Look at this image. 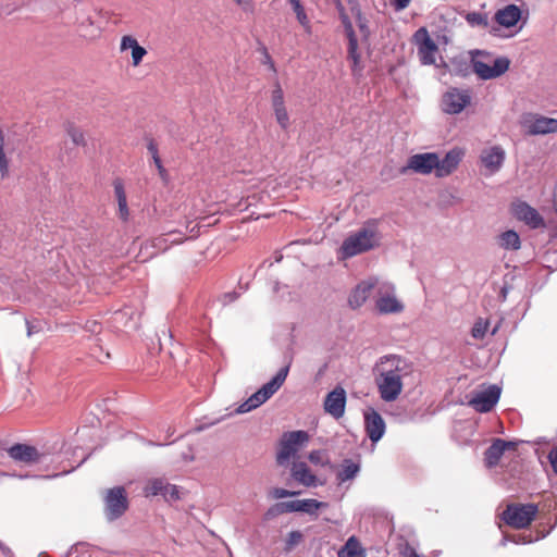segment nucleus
Returning a JSON list of instances; mask_svg holds the SVG:
<instances>
[{
  "mask_svg": "<svg viewBox=\"0 0 557 557\" xmlns=\"http://www.w3.org/2000/svg\"><path fill=\"white\" fill-rule=\"evenodd\" d=\"M346 407V392L342 386L335 387L331 391L323 403V408L326 413L334 419H339L345 413Z\"/></svg>",
  "mask_w": 557,
  "mask_h": 557,
  "instance_id": "6ab92c4d",
  "label": "nucleus"
},
{
  "mask_svg": "<svg viewBox=\"0 0 557 557\" xmlns=\"http://www.w3.org/2000/svg\"><path fill=\"white\" fill-rule=\"evenodd\" d=\"M309 435L306 431H292L283 434L280 442V448L276 455V461L280 466H285L290 458L308 443Z\"/></svg>",
  "mask_w": 557,
  "mask_h": 557,
  "instance_id": "423d86ee",
  "label": "nucleus"
},
{
  "mask_svg": "<svg viewBox=\"0 0 557 557\" xmlns=\"http://www.w3.org/2000/svg\"><path fill=\"white\" fill-rule=\"evenodd\" d=\"M350 12L356 20L359 32L364 40L368 39L370 30L368 27V20L363 16L361 9L357 1L351 2Z\"/></svg>",
  "mask_w": 557,
  "mask_h": 557,
  "instance_id": "2f4dec72",
  "label": "nucleus"
},
{
  "mask_svg": "<svg viewBox=\"0 0 557 557\" xmlns=\"http://www.w3.org/2000/svg\"><path fill=\"white\" fill-rule=\"evenodd\" d=\"M504 160L505 151L500 146L484 148L480 154V162L487 175L496 173L503 165Z\"/></svg>",
  "mask_w": 557,
  "mask_h": 557,
  "instance_id": "aec40b11",
  "label": "nucleus"
},
{
  "mask_svg": "<svg viewBox=\"0 0 557 557\" xmlns=\"http://www.w3.org/2000/svg\"><path fill=\"white\" fill-rule=\"evenodd\" d=\"M381 242L382 234L379 230V221L369 220L344 239L339 253L345 259L351 258L377 248Z\"/></svg>",
  "mask_w": 557,
  "mask_h": 557,
  "instance_id": "f03ea898",
  "label": "nucleus"
},
{
  "mask_svg": "<svg viewBox=\"0 0 557 557\" xmlns=\"http://www.w3.org/2000/svg\"><path fill=\"white\" fill-rule=\"evenodd\" d=\"M236 4L244 13L253 14L256 11L255 0H231Z\"/></svg>",
  "mask_w": 557,
  "mask_h": 557,
  "instance_id": "a19ab883",
  "label": "nucleus"
},
{
  "mask_svg": "<svg viewBox=\"0 0 557 557\" xmlns=\"http://www.w3.org/2000/svg\"><path fill=\"white\" fill-rule=\"evenodd\" d=\"M497 243L499 247L507 250H518L521 246L519 234L512 230L502 233L497 238Z\"/></svg>",
  "mask_w": 557,
  "mask_h": 557,
  "instance_id": "7c9ffc66",
  "label": "nucleus"
},
{
  "mask_svg": "<svg viewBox=\"0 0 557 557\" xmlns=\"http://www.w3.org/2000/svg\"><path fill=\"white\" fill-rule=\"evenodd\" d=\"M182 240H183L182 238L174 237L173 239H171V244H178V243H181Z\"/></svg>",
  "mask_w": 557,
  "mask_h": 557,
  "instance_id": "bf43d9fd",
  "label": "nucleus"
},
{
  "mask_svg": "<svg viewBox=\"0 0 557 557\" xmlns=\"http://www.w3.org/2000/svg\"><path fill=\"white\" fill-rule=\"evenodd\" d=\"M519 442L496 438L485 451V466L493 468L499 463L503 457L519 456Z\"/></svg>",
  "mask_w": 557,
  "mask_h": 557,
  "instance_id": "9b49d317",
  "label": "nucleus"
},
{
  "mask_svg": "<svg viewBox=\"0 0 557 557\" xmlns=\"http://www.w3.org/2000/svg\"><path fill=\"white\" fill-rule=\"evenodd\" d=\"M27 335L30 336L33 333V329L30 327L29 323L27 322Z\"/></svg>",
  "mask_w": 557,
  "mask_h": 557,
  "instance_id": "680f3d73",
  "label": "nucleus"
},
{
  "mask_svg": "<svg viewBox=\"0 0 557 557\" xmlns=\"http://www.w3.org/2000/svg\"><path fill=\"white\" fill-rule=\"evenodd\" d=\"M524 224L532 228L544 226V219L542 215L532 207L524 202Z\"/></svg>",
  "mask_w": 557,
  "mask_h": 557,
  "instance_id": "72a5a7b5",
  "label": "nucleus"
},
{
  "mask_svg": "<svg viewBox=\"0 0 557 557\" xmlns=\"http://www.w3.org/2000/svg\"><path fill=\"white\" fill-rule=\"evenodd\" d=\"M547 513L545 505L540 508L535 504H524V544L545 537L549 533L552 527Z\"/></svg>",
  "mask_w": 557,
  "mask_h": 557,
  "instance_id": "7ed1b4c3",
  "label": "nucleus"
},
{
  "mask_svg": "<svg viewBox=\"0 0 557 557\" xmlns=\"http://www.w3.org/2000/svg\"><path fill=\"white\" fill-rule=\"evenodd\" d=\"M470 102L468 89L449 88L442 97V110L447 114H459Z\"/></svg>",
  "mask_w": 557,
  "mask_h": 557,
  "instance_id": "f8f14e48",
  "label": "nucleus"
},
{
  "mask_svg": "<svg viewBox=\"0 0 557 557\" xmlns=\"http://www.w3.org/2000/svg\"><path fill=\"white\" fill-rule=\"evenodd\" d=\"M271 102L276 122L282 129H287L290 124L289 114L285 107L283 90L278 84L272 90Z\"/></svg>",
  "mask_w": 557,
  "mask_h": 557,
  "instance_id": "4be33fe9",
  "label": "nucleus"
},
{
  "mask_svg": "<svg viewBox=\"0 0 557 557\" xmlns=\"http://www.w3.org/2000/svg\"><path fill=\"white\" fill-rule=\"evenodd\" d=\"M302 540V534L299 531H292L286 540V548L292 549L294 546L299 544Z\"/></svg>",
  "mask_w": 557,
  "mask_h": 557,
  "instance_id": "c03bdc74",
  "label": "nucleus"
},
{
  "mask_svg": "<svg viewBox=\"0 0 557 557\" xmlns=\"http://www.w3.org/2000/svg\"><path fill=\"white\" fill-rule=\"evenodd\" d=\"M128 49L132 51V64L138 66L147 54V50L138 44L135 37L125 35L121 38L120 50L123 52Z\"/></svg>",
  "mask_w": 557,
  "mask_h": 557,
  "instance_id": "cd10ccee",
  "label": "nucleus"
},
{
  "mask_svg": "<svg viewBox=\"0 0 557 557\" xmlns=\"http://www.w3.org/2000/svg\"><path fill=\"white\" fill-rule=\"evenodd\" d=\"M289 371V366H286L275 374V376L261 388L253 393L247 400L240 404L235 410L236 413H247L271 398L283 385Z\"/></svg>",
  "mask_w": 557,
  "mask_h": 557,
  "instance_id": "20e7f679",
  "label": "nucleus"
},
{
  "mask_svg": "<svg viewBox=\"0 0 557 557\" xmlns=\"http://www.w3.org/2000/svg\"><path fill=\"white\" fill-rule=\"evenodd\" d=\"M490 323L487 320L478 319L471 330V335L475 339H483L488 332Z\"/></svg>",
  "mask_w": 557,
  "mask_h": 557,
  "instance_id": "4c0bfd02",
  "label": "nucleus"
},
{
  "mask_svg": "<svg viewBox=\"0 0 557 557\" xmlns=\"http://www.w3.org/2000/svg\"><path fill=\"white\" fill-rule=\"evenodd\" d=\"M410 371V364L401 357H382L375 367V383L380 397L387 403L396 400L403 392V379Z\"/></svg>",
  "mask_w": 557,
  "mask_h": 557,
  "instance_id": "f257e3e1",
  "label": "nucleus"
},
{
  "mask_svg": "<svg viewBox=\"0 0 557 557\" xmlns=\"http://www.w3.org/2000/svg\"><path fill=\"white\" fill-rule=\"evenodd\" d=\"M466 21L471 26L486 28L490 32V34H492L493 21L492 18H488V15L486 13L470 12L466 15Z\"/></svg>",
  "mask_w": 557,
  "mask_h": 557,
  "instance_id": "473e14b6",
  "label": "nucleus"
},
{
  "mask_svg": "<svg viewBox=\"0 0 557 557\" xmlns=\"http://www.w3.org/2000/svg\"><path fill=\"white\" fill-rule=\"evenodd\" d=\"M148 150L151 152L152 154V159L154 161V164L158 168L159 164H162L160 158H159V154H158V149L157 147L154 146V144L150 143L149 146H148Z\"/></svg>",
  "mask_w": 557,
  "mask_h": 557,
  "instance_id": "09e8293b",
  "label": "nucleus"
},
{
  "mask_svg": "<svg viewBox=\"0 0 557 557\" xmlns=\"http://www.w3.org/2000/svg\"><path fill=\"white\" fill-rule=\"evenodd\" d=\"M380 282L379 277L371 276L366 280L360 281L350 292L348 296V305L351 309H359L366 302L375 298V293L377 289V284Z\"/></svg>",
  "mask_w": 557,
  "mask_h": 557,
  "instance_id": "9d476101",
  "label": "nucleus"
},
{
  "mask_svg": "<svg viewBox=\"0 0 557 557\" xmlns=\"http://www.w3.org/2000/svg\"><path fill=\"white\" fill-rule=\"evenodd\" d=\"M504 539H503V544H505L506 541H512L515 543H519V540L516 539L515 536L510 537L506 532H504Z\"/></svg>",
  "mask_w": 557,
  "mask_h": 557,
  "instance_id": "6e6d98bb",
  "label": "nucleus"
},
{
  "mask_svg": "<svg viewBox=\"0 0 557 557\" xmlns=\"http://www.w3.org/2000/svg\"><path fill=\"white\" fill-rule=\"evenodd\" d=\"M337 9L345 34L348 38V60L351 62L350 67L354 75H359L362 71V65L360 61V53L358 52V39L352 23L348 14L345 12L343 5L338 4Z\"/></svg>",
  "mask_w": 557,
  "mask_h": 557,
  "instance_id": "6e6552de",
  "label": "nucleus"
},
{
  "mask_svg": "<svg viewBox=\"0 0 557 557\" xmlns=\"http://www.w3.org/2000/svg\"><path fill=\"white\" fill-rule=\"evenodd\" d=\"M267 59H268V62H269V64H270L271 69H272L273 71H275V69H274V64H273V62L270 60V57H269L268 54H267Z\"/></svg>",
  "mask_w": 557,
  "mask_h": 557,
  "instance_id": "052dcab7",
  "label": "nucleus"
},
{
  "mask_svg": "<svg viewBox=\"0 0 557 557\" xmlns=\"http://www.w3.org/2000/svg\"><path fill=\"white\" fill-rule=\"evenodd\" d=\"M438 166V154L435 152L416 153L408 158L405 166L400 169L401 174L408 172L430 175L434 172L436 175V168Z\"/></svg>",
  "mask_w": 557,
  "mask_h": 557,
  "instance_id": "1a4fd4ad",
  "label": "nucleus"
},
{
  "mask_svg": "<svg viewBox=\"0 0 557 557\" xmlns=\"http://www.w3.org/2000/svg\"><path fill=\"white\" fill-rule=\"evenodd\" d=\"M524 124H527L528 133L531 135L557 133V119L535 115L532 119L524 121Z\"/></svg>",
  "mask_w": 557,
  "mask_h": 557,
  "instance_id": "5701e85b",
  "label": "nucleus"
},
{
  "mask_svg": "<svg viewBox=\"0 0 557 557\" xmlns=\"http://www.w3.org/2000/svg\"><path fill=\"white\" fill-rule=\"evenodd\" d=\"M112 185H113L114 197L117 202V212H116L117 218L122 222H127L129 220L131 212H129V208L127 205V196H126L124 182L122 178L116 177L113 181Z\"/></svg>",
  "mask_w": 557,
  "mask_h": 557,
  "instance_id": "a878e982",
  "label": "nucleus"
},
{
  "mask_svg": "<svg viewBox=\"0 0 557 557\" xmlns=\"http://www.w3.org/2000/svg\"><path fill=\"white\" fill-rule=\"evenodd\" d=\"M176 235L175 232H170L169 234L166 235H162L160 237H157L153 239V246L158 248V250L160 251H164L168 249L169 245H168V237H172Z\"/></svg>",
  "mask_w": 557,
  "mask_h": 557,
  "instance_id": "37998d69",
  "label": "nucleus"
},
{
  "mask_svg": "<svg viewBox=\"0 0 557 557\" xmlns=\"http://www.w3.org/2000/svg\"><path fill=\"white\" fill-rule=\"evenodd\" d=\"M414 40L418 45V55L424 65L435 64L437 46L430 37L426 28L421 27L414 34Z\"/></svg>",
  "mask_w": 557,
  "mask_h": 557,
  "instance_id": "4468645a",
  "label": "nucleus"
},
{
  "mask_svg": "<svg viewBox=\"0 0 557 557\" xmlns=\"http://www.w3.org/2000/svg\"><path fill=\"white\" fill-rule=\"evenodd\" d=\"M308 458L314 465H324L323 453L321 450H312Z\"/></svg>",
  "mask_w": 557,
  "mask_h": 557,
  "instance_id": "49530a36",
  "label": "nucleus"
},
{
  "mask_svg": "<svg viewBox=\"0 0 557 557\" xmlns=\"http://www.w3.org/2000/svg\"><path fill=\"white\" fill-rule=\"evenodd\" d=\"M502 520L511 528L522 529V505H508Z\"/></svg>",
  "mask_w": 557,
  "mask_h": 557,
  "instance_id": "c85d7f7f",
  "label": "nucleus"
},
{
  "mask_svg": "<svg viewBox=\"0 0 557 557\" xmlns=\"http://www.w3.org/2000/svg\"><path fill=\"white\" fill-rule=\"evenodd\" d=\"M17 149L16 138L0 128V175L7 178L10 175L11 157Z\"/></svg>",
  "mask_w": 557,
  "mask_h": 557,
  "instance_id": "dca6fc26",
  "label": "nucleus"
},
{
  "mask_svg": "<svg viewBox=\"0 0 557 557\" xmlns=\"http://www.w3.org/2000/svg\"><path fill=\"white\" fill-rule=\"evenodd\" d=\"M162 496L166 500H177L181 498V491L176 485L166 483L165 488H163Z\"/></svg>",
  "mask_w": 557,
  "mask_h": 557,
  "instance_id": "ea45409f",
  "label": "nucleus"
},
{
  "mask_svg": "<svg viewBox=\"0 0 557 557\" xmlns=\"http://www.w3.org/2000/svg\"><path fill=\"white\" fill-rule=\"evenodd\" d=\"M9 456L20 462L36 463L41 460V454L33 446L15 444L8 450Z\"/></svg>",
  "mask_w": 557,
  "mask_h": 557,
  "instance_id": "393cba45",
  "label": "nucleus"
},
{
  "mask_svg": "<svg viewBox=\"0 0 557 557\" xmlns=\"http://www.w3.org/2000/svg\"><path fill=\"white\" fill-rule=\"evenodd\" d=\"M157 169H158V171H159V174H160L162 177H164V175H165L166 171H165V169L163 168V165H162V164H159V166H158Z\"/></svg>",
  "mask_w": 557,
  "mask_h": 557,
  "instance_id": "13d9d810",
  "label": "nucleus"
},
{
  "mask_svg": "<svg viewBox=\"0 0 557 557\" xmlns=\"http://www.w3.org/2000/svg\"><path fill=\"white\" fill-rule=\"evenodd\" d=\"M292 476L299 484L307 487H314L320 484L318 478L311 472L308 465L304 461L293 463Z\"/></svg>",
  "mask_w": 557,
  "mask_h": 557,
  "instance_id": "bb28decb",
  "label": "nucleus"
},
{
  "mask_svg": "<svg viewBox=\"0 0 557 557\" xmlns=\"http://www.w3.org/2000/svg\"><path fill=\"white\" fill-rule=\"evenodd\" d=\"M554 472L557 474V446L553 447L547 455Z\"/></svg>",
  "mask_w": 557,
  "mask_h": 557,
  "instance_id": "de8ad7c7",
  "label": "nucleus"
},
{
  "mask_svg": "<svg viewBox=\"0 0 557 557\" xmlns=\"http://www.w3.org/2000/svg\"><path fill=\"white\" fill-rule=\"evenodd\" d=\"M106 512L110 520L121 517L127 509V497L124 487L117 486L107 492Z\"/></svg>",
  "mask_w": 557,
  "mask_h": 557,
  "instance_id": "2eb2a0df",
  "label": "nucleus"
},
{
  "mask_svg": "<svg viewBox=\"0 0 557 557\" xmlns=\"http://www.w3.org/2000/svg\"><path fill=\"white\" fill-rule=\"evenodd\" d=\"M298 493L297 492H292V491H288V490H285V488H282V487H275L273 490H271L270 492V496L274 499H282V498H285V497H292V496H295L297 495Z\"/></svg>",
  "mask_w": 557,
  "mask_h": 557,
  "instance_id": "79ce46f5",
  "label": "nucleus"
},
{
  "mask_svg": "<svg viewBox=\"0 0 557 557\" xmlns=\"http://www.w3.org/2000/svg\"><path fill=\"white\" fill-rule=\"evenodd\" d=\"M300 25L310 33L311 26L304 7L299 0H288Z\"/></svg>",
  "mask_w": 557,
  "mask_h": 557,
  "instance_id": "f704fd0d",
  "label": "nucleus"
},
{
  "mask_svg": "<svg viewBox=\"0 0 557 557\" xmlns=\"http://www.w3.org/2000/svg\"><path fill=\"white\" fill-rule=\"evenodd\" d=\"M277 504L274 505L273 507H271L268 512H267V517L268 518H271V517H275L277 515H281V513H285L286 511H278L277 509Z\"/></svg>",
  "mask_w": 557,
  "mask_h": 557,
  "instance_id": "603ef678",
  "label": "nucleus"
},
{
  "mask_svg": "<svg viewBox=\"0 0 557 557\" xmlns=\"http://www.w3.org/2000/svg\"><path fill=\"white\" fill-rule=\"evenodd\" d=\"M500 392L497 385H490L475 392L468 404L478 412H488L498 403Z\"/></svg>",
  "mask_w": 557,
  "mask_h": 557,
  "instance_id": "ddd939ff",
  "label": "nucleus"
},
{
  "mask_svg": "<svg viewBox=\"0 0 557 557\" xmlns=\"http://www.w3.org/2000/svg\"><path fill=\"white\" fill-rule=\"evenodd\" d=\"M392 3L397 11H400L409 5L410 0H392Z\"/></svg>",
  "mask_w": 557,
  "mask_h": 557,
  "instance_id": "3c124183",
  "label": "nucleus"
},
{
  "mask_svg": "<svg viewBox=\"0 0 557 557\" xmlns=\"http://www.w3.org/2000/svg\"><path fill=\"white\" fill-rule=\"evenodd\" d=\"M521 10L515 4H508L498 9L492 17V35L498 37H508L505 30L510 29L517 25L521 18Z\"/></svg>",
  "mask_w": 557,
  "mask_h": 557,
  "instance_id": "0eeeda50",
  "label": "nucleus"
},
{
  "mask_svg": "<svg viewBox=\"0 0 557 557\" xmlns=\"http://www.w3.org/2000/svg\"><path fill=\"white\" fill-rule=\"evenodd\" d=\"M5 475H7V473L0 472V476H5Z\"/></svg>",
  "mask_w": 557,
  "mask_h": 557,
  "instance_id": "e2e57ef3",
  "label": "nucleus"
},
{
  "mask_svg": "<svg viewBox=\"0 0 557 557\" xmlns=\"http://www.w3.org/2000/svg\"><path fill=\"white\" fill-rule=\"evenodd\" d=\"M508 67L509 61L506 58H497L493 60L492 64L480 60L473 61V70L475 74L482 79L496 78L504 74Z\"/></svg>",
  "mask_w": 557,
  "mask_h": 557,
  "instance_id": "f3484780",
  "label": "nucleus"
},
{
  "mask_svg": "<svg viewBox=\"0 0 557 557\" xmlns=\"http://www.w3.org/2000/svg\"><path fill=\"white\" fill-rule=\"evenodd\" d=\"M403 557H419L413 547L406 545L401 550Z\"/></svg>",
  "mask_w": 557,
  "mask_h": 557,
  "instance_id": "8fccbe9b",
  "label": "nucleus"
},
{
  "mask_svg": "<svg viewBox=\"0 0 557 557\" xmlns=\"http://www.w3.org/2000/svg\"><path fill=\"white\" fill-rule=\"evenodd\" d=\"M18 1H20V3H22V4H23V3H25V1H26V0H18Z\"/></svg>",
  "mask_w": 557,
  "mask_h": 557,
  "instance_id": "0e129e2a",
  "label": "nucleus"
},
{
  "mask_svg": "<svg viewBox=\"0 0 557 557\" xmlns=\"http://www.w3.org/2000/svg\"><path fill=\"white\" fill-rule=\"evenodd\" d=\"M552 202H553L554 211L557 213V181L553 188Z\"/></svg>",
  "mask_w": 557,
  "mask_h": 557,
  "instance_id": "864d4df0",
  "label": "nucleus"
},
{
  "mask_svg": "<svg viewBox=\"0 0 557 557\" xmlns=\"http://www.w3.org/2000/svg\"><path fill=\"white\" fill-rule=\"evenodd\" d=\"M360 471L359 463L354 462L350 459H345L341 466V469L337 472V481L339 483H344L346 481L352 480L357 476Z\"/></svg>",
  "mask_w": 557,
  "mask_h": 557,
  "instance_id": "c756f323",
  "label": "nucleus"
},
{
  "mask_svg": "<svg viewBox=\"0 0 557 557\" xmlns=\"http://www.w3.org/2000/svg\"><path fill=\"white\" fill-rule=\"evenodd\" d=\"M237 296L238 295L236 293L225 294L224 297H223V302L224 304L232 302V301H234L237 298Z\"/></svg>",
  "mask_w": 557,
  "mask_h": 557,
  "instance_id": "5fc2aeb1",
  "label": "nucleus"
},
{
  "mask_svg": "<svg viewBox=\"0 0 557 557\" xmlns=\"http://www.w3.org/2000/svg\"><path fill=\"white\" fill-rule=\"evenodd\" d=\"M463 157L460 149L448 151L443 159L438 158V166L436 168V177L442 178L455 172Z\"/></svg>",
  "mask_w": 557,
  "mask_h": 557,
  "instance_id": "b1692460",
  "label": "nucleus"
},
{
  "mask_svg": "<svg viewBox=\"0 0 557 557\" xmlns=\"http://www.w3.org/2000/svg\"><path fill=\"white\" fill-rule=\"evenodd\" d=\"M364 429L372 443H377L385 434L386 425L382 416L369 408L363 412Z\"/></svg>",
  "mask_w": 557,
  "mask_h": 557,
  "instance_id": "a211bd4d",
  "label": "nucleus"
},
{
  "mask_svg": "<svg viewBox=\"0 0 557 557\" xmlns=\"http://www.w3.org/2000/svg\"><path fill=\"white\" fill-rule=\"evenodd\" d=\"M166 482H164L162 479H153L150 480L145 488L144 493L146 496H157L161 495L163 493V488H165Z\"/></svg>",
  "mask_w": 557,
  "mask_h": 557,
  "instance_id": "c9c22d12",
  "label": "nucleus"
},
{
  "mask_svg": "<svg viewBox=\"0 0 557 557\" xmlns=\"http://www.w3.org/2000/svg\"><path fill=\"white\" fill-rule=\"evenodd\" d=\"M338 557H363L354 539H349L346 545L339 550Z\"/></svg>",
  "mask_w": 557,
  "mask_h": 557,
  "instance_id": "e433bc0d",
  "label": "nucleus"
},
{
  "mask_svg": "<svg viewBox=\"0 0 557 557\" xmlns=\"http://www.w3.org/2000/svg\"><path fill=\"white\" fill-rule=\"evenodd\" d=\"M69 135L75 145H77V146L85 145V136L82 131L76 129V128H71L69 131Z\"/></svg>",
  "mask_w": 557,
  "mask_h": 557,
  "instance_id": "a18cd8bd",
  "label": "nucleus"
},
{
  "mask_svg": "<svg viewBox=\"0 0 557 557\" xmlns=\"http://www.w3.org/2000/svg\"><path fill=\"white\" fill-rule=\"evenodd\" d=\"M515 271H516V269H513V271H510L504 275V284L500 289V296L503 297L504 300L507 298L508 294L515 288V284H513V281L516 278V275L513 274Z\"/></svg>",
  "mask_w": 557,
  "mask_h": 557,
  "instance_id": "58836bf2",
  "label": "nucleus"
},
{
  "mask_svg": "<svg viewBox=\"0 0 557 557\" xmlns=\"http://www.w3.org/2000/svg\"><path fill=\"white\" fill-rule=\"evenodd\" d=\"M513 214L517 216L518 220L522 219V216L520 215L519 206L517 205L513 206Z\"/></svg>",
  "mask_w": 557,
  "mask_h": 557,
  "instance_id": "4d7b16f0",
  "label": "nucleus"
},
{
  "mask_svg": "<svg viewBox=\"0 0 557 557\" xmlns=\"http://www.w3.org/2000/svg\"><path fill=\"white\" fill-rule=\"evenodd\" d=\"M327 506L326 503L319 502L317 499H297V500H289V502H282L277 504V510L278 511H286V512H307V513H315V511L320 508H325Z\"/></svg>",
  "mask_w": 557,
  "mask_h": 557,
  "instance_id": "412c9836",
  "label": "nucleus"
},
{
  "mask_svg": "<svg viewBox=\"0 0 557 557\" xmlns=\"http://www.w3.org/2000/svg\"><path fill=\"white\" fill-rule=\"evenodd\" d=\"M375 309L381 314H394L404 311L403 302L396 296L394 284L381 280L374 298Z\"/></svg>",
  "mask_w": 557,
  "mask_h": 557,
  "instance_id": "39448f33",
  "label": "nucleus"
}]
</instances>
